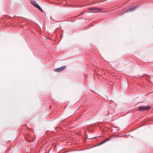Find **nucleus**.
<instances>
[{
  "label": "nucleus",
  "mask_w": 153,
  "mask_h": 153,
  "mask_svg": "<svg viewBox=\"0 0 153 153\" xmlns=\"http://www.w3.org/2000/svg\"><path fill=\"white\" fill-rule=\"evenodd\" d=\"M84 13V12H83V13H82L81 14V15H83V14Z\"/></svg>",
  "instance_id": "nucleus-9"
},
{
  "label": "nucleus",
  "mask_w": 153,
  "mask_h": 153,
  "mask_svg": "<svg viewBox=\"0 0 153 153\" xmlns=\"http://www.w3.org/2000/svg\"><path fill=\"white\" fill-rule=\"evenodd\" d=\"M111 139V137H109L108 138H107L105 140L106 141V142L110 140Z\"/></svg>",
  "instance_id": "nucleus-6"
},
{
  "label": "nucleus",
  "mask_w": 153,
  "mask_h": 153,
  "mask_svg": "<svg viewBox=\"0 0 153 153\" xmlns=\"http://www.w3.org/2000/svg\"><path fill=\"white\" fill-rule=\"evenodd\" d=\"M138 7V6H135L134 7H132L130 9H129L128 10L126 11V12H128V11H134L135 9H136Z\"/></svg>",
  "instance_id": "nucleus-5"
},
{
  "label": "nucleus",
  "mask_w": 153,
  "mask_h": 153,
  "mask_svg": "<svg viewBox=\"0 0 153 153\" xmlns=\"http://www.w3.org/2000/svg\"><path fill=\"white\" fill-rule=\"evenodd\" d=\"M89 10L94 11V13H96L99 10L98 8H96L94 7L90 8L88 9Z\"/></svg>",
  "instance_id": "nucleus-3"
},
{
  "label": "nucleus",
  "mask_w": 153,
  "mask_h": 153,
  "mask_svg": "<svg viewBox=\"0 0 153 153\" xmlns=\"http://www.w3.org/2000/svg\"><path fill=\"white\" fill-rule=\"evenodd\" d=\"M106 142L105 140H104L103 141H102V144H104V143H105Z\"/></svg>",
  "instance_id": "nucleus-7"
},
{
  "label": "nucleus",
  "mask_w": 153,
  "mask_h": 153,
  "mask_svg": "<svg viewBox=\"0 0 153 153\" xmlns=\"http://www.w3.org/2000/svg\"><path fill=\"white\" fill-rule=\"evenodd\" d=\"M102 142H101V143H100L99 144V145H102Z\"/></svg>",
  "instance_id": "nucleus-8"
},
{
  "label": "nucleus",
  "mask_w": 153,
  "mask_h": 153,
  "mask_svg": "<svg viewBox=\"0 0 153 153\" xmlns=\"http://www.w3.org/2000/svg\"><path fill=\"white\" fill-rule=\"evenodd\" d=\"M87 12H85V13H87Z\"/></svg>",
  "instance_id": "nucleus-10"
},
{
  "label": "nucleus",
  "mask_w": 153,
  "mask_h": 153,
  "mask_svg": "<svg viewBox=\"0 0 153 153\" xmlns=\"http://www.w3.org/2000/svg\"><path fill=\"white\" fill-rule=\"evenodd\" d=\"M30 2L35 7L37 8L40 11H42V9L39 6L35 1L33 0H31Z\"/></svg>",
  "instance_id": "nucleus-1"
},
{
  "label": "nucleus",
  "mask_w": 153,
  "mask_h": 153,
  "mask_svg": "<svg viewBox=\"0 0 153 153\" xmlns=\"http://www.w3.org/2000/svg\"><path fill=\"white\" fill-rule=\"evenodd\" d=\"M150 108V107L149 106H142L139 108L138 110L140 111H143L149 110Z\"/></svg>",
  "instance_id": "nucleus-2"
},
{
  "label": "nucleus",
  "mask_w": 153,
  "mask_h": 153,
  "mask_svg": "<svg viewBox=\"0 0 153 153\" xmlns=\"http://www.w3.org/2000/svg\"><path fill=\"white\" fill-rule=\"evenodd\" d=\"M65 68V66H63L61 67H60L59 68H56L55 69V71H56L60 72L61 71H62L64 70Z\"/></svg>",
  "instance_id": "nucleus-4"
}]
</instances>
